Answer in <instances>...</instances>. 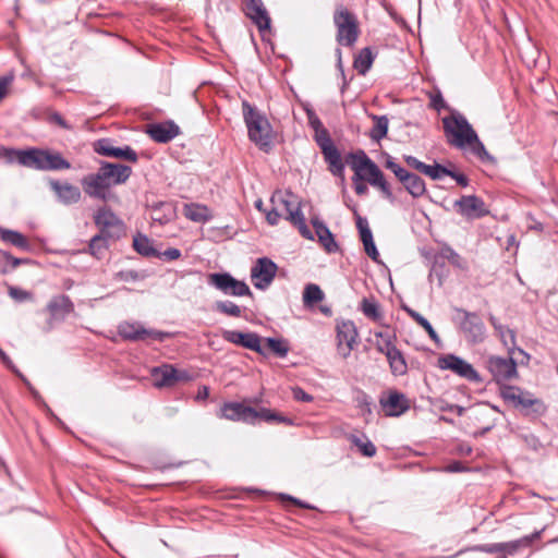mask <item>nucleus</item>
<instances>
[{"label": "nucleus", "instance_id": "nucleus-10", "mask_svg": "<svg viewBox=\"0 0 558 558\" xmlns=\"http://www.w3.org/2000/svg\"><path fill=\"white\" fill-rule=\"evenodd\" d=\"M118 332L123 339L130 341H144L147 339L161 341L167 337V333L154 329H146L137 322H122L118 326Z\"/></svg>", "mask_w": 558, "mask_h": 558}, {"label": "nucleus", "instance_id": "nucleus-25", "mask_svg": "<svg viewBox=\"0 0 558 558\" xmlns=\"http://www.w3.org/2000/svg\"><path fill=\"white\" fill-rule=\"evenodd\" d=\"M0 159L7 163H19L25 167L35 166V148L17 150L0 146Z\"/></svg>", "mask_w": 558, "mask_h": 558}, {"label": "nucleus", "instance_id": "nucleus-53", "mask_svg": "<svg viewBox=\"0 0 558 558\" xmlns=\"http://www.w3.org/2000/svg\"><path fill=\"white\" fill-rule=\"evenodd\" d=\"M255 415H254V422L257 420V418H263L265 421H279V422H286V420L275 413H272L270 410L268 409H260L259 411L255 410Z\"/></svg>", "mask_w": 558, "mask_h": 558}, {"label": "nucleus", "instance_id": "nucleus-41", "mask_svg": "<svg viewBox=\"0 0 558 558\" xmlns=\"http://www.w3.org/2000/svg\"><path fill=\"white\" fill-rule=\"evenodd\" d=\"M107 239H109V238L106 236L105 234L100 233V234L93 236V239L90 240L89 251H90L92 255H94L98 259L104 256V254L108 247Z\"/></svg>", "mask_w": 558, "mask_h": 558}, {"label": "nucleus", "instance_id": "nucleus-39", "mask_svg": "<svg viewBox=\"0 0 558 558\" xmlns=\"http://www.w3.org/2000/svg\"><path fill=\"white\" fill-rule=\"evenodd\" d=\"M324 299V292L322 289L314 283H310L305 287L303 292V302L306 306H312Z\"/></svg>", "mask_w": 558, "mask_h": 558}, {"label": "nucleus", "instance_id": "nucleus-55", "mask_svg": "<svg viewBox=\"0 0 558 558\" xmlns=\"http://www.w3.org/2000/svg\"><path fill=\"white\" fill-rule=\"evenodd\" d=\"M520 437L523 439V441L529 448L535 451H537L542 447V442L539 441L538 437H536L532 433L521 434Z\"/></svg>", "mask_w": 558, "mask_h": 558}, {"label": "nucleus", "instance_id": "nucleus-38", "mask_svg": "<svg viewBox=\"0 0 558 558\" xmlns=\"http://www.w3.org/2000/svg\"><path fill=\"white\" fill-rule=\"evenodd\" d=\"M373 64V54L369 48H364L354 59V68L360 74H365Z\"/></svg>", "mask_w": 558, "mask_h": 558}, {"label": "nucleus", "instance_id": "nucleus-59", "mask_svg": "<svg viewBox=\"0 0 558 558\" xmlns=\"http://www.w3.org/2000/svg\"><path fill=\"white\" fill-rule=\"evenodd\" d=\"M292 223L294 226H296L301 232V234L304 236V238H307V239H312V233H311V230L308 229V227L305 225V219H304V216L303 214L300 215V221L298 219H294L292 221Z\"/></svg>", "mask_w": 558, "mask_h": 558}, {"label": "nucleus", "instance_id": "nucleus-5", "mask_svg": "<svg viewBox=\"0 0 558 558\" xmlns=\"http://www.w3.org/2000/svg\"><path fill=\"white\" fill-rule=\"evenodd\" d=\"M460 330L464 338L472 344L481 343L486 337V328L476 313H471L462 308L457 310Z\"/></svg>", "mask_w": 558, "mask_h": 558}, {"label": "nucleus", "instance_id": "nucleus-2", "mask_svg": "<svg viewBox=\"0 0 558 558\" xmlns=\"http://www.w3.org/2000/svg\"><path fill=\"white\" fill-rule=\"evenodd\" d=\"M349 165L354 171L353 181L366 180L371 185L380 189L387 197H391L390 187L383 172L363 150L351 154Z\"/></svg>", "mask_w": 558, "mask_h": 558}, {"label": "nucleus", "instance_id": "nucleus-27", "mask_svg": "<svg viewBox=\"0 0 558 558\" xmlns=\"http://www.w3.org/2000/svg\"><path fill=\"white\" fill-rule=\"evenodd\" d=\"M49 185L58 199L65 205L77 203L81 199V191L73 184L50 180Z\"/></svg>", "mask_w": 558, "mask_h": 558}, {"label": "nucleus", "instance_id": "nucleus-9", "mask_svg": "<svg viewBox=\"0 0 558 558\" xmlns=\"http://www.w3.org/2000/svg\"><path fill=\"white\" fill-rule=\"evenodd\" d=\"M270 203L290 222L294 219L300 221V215L302 214L301 203L299 197L293 193L289 191H276L270 198Z\"/></svg>", "mask_w": 558, "mask_h": 558}, {"label": "nucleus", "instance_id": "nucleus-19", "mask_svg": "<svg viewBox=\"0 0 558 558\" xmlns=\"http://www.w3.org/2000/svg\"><path fill=\"white\" fill-rule=\"evenodd\" d=\"M255 414V409L242 402H226L220 409L219 416L233 422L254 423Z\"/></svg>", "mask_w": 558, "mask_h": 558}, {"label": "nucleus", "instance_id": "nucleus-3", "mask_svg": "<svg viewBox=\"0 0 558 558\" xmlns=\"http://www.w3.org/2000/svg\"><path fill=\"white\" fill-rule=\"evenodd\" d=\"M242 107L250 140L259 148L267 150L270 147L272 136L269 121L247 101H243Z\"/></svg>", "mask_w": 558, "mask_h": 558}, {"label": "nucleus", "instance_id": "nucleus-43", "mask_svg": "<svg viewBox=\"0 0 558 558\" xmlns=\"http://www.w3.org/2000/svg\"><path fill=\"white\" fill-rule=\"evenodd\" d=\"M405 311L428 333V336L433 340H436V341L438 340V336H437L435 329L433 328L430 323L425 317H423L420 313H417L409 307H405Z\"/></svg>", "mask_w": 558, "mask_h": 558}, {"label": "nucleus", "instance_id": "nucleus-45", "mask_svg": "<svg viewBox=\"0 0 558 558\" xmlns=\"http://www.w3.org/2000/svg\"><path fill=\"white\" fill-rule=\"evenodd\" d=\"M351 442L356 446L365 457H374L376 454V447L368 439H362L359 436L352 435Z\"/></svg>", "mask_w": 558, "mask_h": 558}, {"label": "nucleus", "instance_id": "nucleus-31", "mask_svg": "<svg viewBox=\"0 0 558 558\" xmlns=\"http://www.w3.org/2000/svg\"><path fill=\"white\" fill-rule=\"evenodd\" d=\"M322 153L326 162L329 165V170L332 172V174L342 177L344 165L337 147L335 145L331 147H324Z\"/></svg>", "mask_w": 558, "mask_h": 558}, {"label": "nucleus", "instance_id": "nucleus-37", "mask_svg": "<svg viewBox=\"0 0 558 558\" xmlns=\"http://www.w3.org/2000/svg\"><path fill=\"white\" fill-rule=\"evenodd\" d=\"M375 336L381 339V341L376 344L377 350L388 359L393 351L397 350L393 343L396 336L388 332H376Z\"/></svg>", "mask_w": 558, "mask_h": 558}, {"label": "nucleus", "instance_id": "nucleus-60", "mask_svg": "<svg viewBox=\"0 0 558 558\" xmlns=\"http://www.w3.org/2000/svg\"><path fill=\"white\" fill-rule=\"evenodd\" d=\"M365 253L374 260L377 262L379 257V253L376 248L374 240H369L367 242H363Z\"/></svg>", "mask_w": 558, "mask_h": 558}, {"label": "nucleus", "instance_id": "nucleus-52", "mask_svg": "<svg viewBox=\"0 0 558 558\" xmlns=\"http://www.w3.org/2000/svg\"><path fill=\"white\" fill-rule=\"evenodd\" d=\"M0 360L1 362L14 372L28 387L32 389L31 383L15 368L11 359L7 355V353L0 348Z\"/></svg>", "mask_w": 558, "mask_h": 558}, {"label": "nucleus", "instance_id": "nucleus-6", "mask_svg": "<svg viewBox=\"0 0 558 558\" xmlns=\"http://www.w3.org/2000/svg\"><path fill=\"white\" fill-rule=\"evenodd\" d=\"M486 367L497 384H504L518 377L517 363L513 355L508 357L490 355L486 361Z\"/></svg>", "mask_w": 558, "mask_h": 558}, {"label": "nucleus", "instance_id": "nucleus-57", "mask_svg": "<svg viewBox=\"0 0 558 558\" xmlns=\"http://www.w3.org/2000/svg\"><path fill=\"white\" fill-rule=\"evenodd\" d=\"M474 550H480L487 554H501L502 547L501 543H494V544H484L478 545L473 548Z\"/></svg>", "mask_w": 558, "mask_h": 558}, {"label": "nucleus", "instance_id": "nucleus-56", "mask_svg": "<svg viewBox=\"0 0 558 558\" xmlns=\"http://www.w3.org/2000/svg\"><path fill=\"white\" fill-rule=\"evenodd\" d=\"M316 142L322 150H324V147H331L333 146L332 141L330 140L328 133L326 130L322 129L320 131L316 132Z\"/></svg>", "mask_w": 558, "mask_h": 558}, {"label": "nucleus", "instance_id": "nucleus-42", "mask_svg": "<svg viewBox=\"0 0 558 558\" xmlns=\"http://www.w3.org/2000/svg\"><path fill=\"white\" fill-rule=\"evenodd\" d=\"M539 533H535L532 536H526L522 539L509 542V543H501L502 551L501 554L505 555H513L521 546L529 545L534 538L538 537Z\"/></svg>", "mask_w": 558, "mask_h": 558}, {"label": "nucleus", "instance_id": "nucleus-17", "mask_svg": "<svg viewBox=\"0 0 558 558\" xmlns=\"http://www.w3.org/2000/svg\"><path fill=\"white\" fill-rule=\"evenodd\" d=\"M94 149L97 154L112 157L117 159L129 160L136 162L137 154L130 146L116 147L108 138H102L94 144Z\"/></svg>", "mask_w": 558, "mask_h": 558}, {"label": "nucleus", "instance_id": "nucleus-49", "mask_svg": "<svg viewBox=\"0 0 558 558\" xmlns=\"http://www.w3.org/2000/svg\"><path fill=\"white\" fill-rule=\"evenodd\" d=\"M450 173V169L439 165H427L423 174L429 177L433 180H440L445 175H448Z\"/></svg>", "mask_w": 558, "mask_h": 558}, {"label": "nucleus", "instance_id": "nucleus-46", "mask_svg": "<svg viewBox=\"0 0 558 558\" xmlns=\"http://www.w3.org/2000/svg\"><path fill=\"white\" fill-rule=\"evenodd\" d=\"M361 310L366 317L373 320H378L381 317L378 304L374 300L363 299Z\"/></svg>", "mask_w": 558, "mask_h": 558}, {"label": "nucleus", "instance_id": "nucleus-58", "mask_svg": "<svg viewBox=\"0 0 558 558\" xmlns=\"http://www.w3.org/2000/svg\"><path fill=\"white\" fill-rule=\"evenodd\" d=\"M404 161L407 162V165L415 170H417L418 172L423 173L425 168H426V163L420 161L417 158L413 157V156H404Z\"/></svg>", "mask_w": 558, "mask_h": 558}, {"label": "nucleus", "instance_id": "nucleus-20", "mask_svg": "<svg viewBox=\"0 0 558 558\" xmlns=\"http://www.w3.org/2000/svg\"><path fill=\"white\" fill-rule=\"evenodd\" d=\"M380 405L388 416H399L410 407L405 395L397 390H389L386 396H383Z\"/></svg>", "mask_w": 558, "mask_h": 558}, {"label": "nucleus", "instance_id": "nucleus-33", "mask_svg": "<svg viewBox=\"0 0 558 558\" xmlns=\"http://www.w3.org/2000/svg\"><path fill=\"white\" fill-rule=\"evenodd\" d=\"M1 240L22 250L29 248L27 239L20 232L0 228Z\"/></svg>", "mask_w": 558, "mask_h": 558}, {"label": "nucleus", "instance_id": "nucleus-29", "mask_svg": "<svg viewBox=\"0 0 558 558\" xmlns=\"http://www.w3.org/2000/svg\"><path fill=\"white\" fill-rule=\"evenodd\" d=\"M183 215L194 222H207L213 218L210 209L203 204L190 203L183 206Z\"/></svg>", "mask_w": 558, "mask_h": 558}, {"label": "nucleus", "instance_id": "nucleus-44", "mask_svg": "<svg viewBox=\"0 0 558 558\" xmlns=\"http://www.w3.org/2000/svg\"><path fill=\"white\" fill-rule=\"evenodd\" d=\"M215 308L218 312L232 317H240L242 315L241 307L231 301H218L215 303Z\"/></svg>", "mask_w": 558, "mask_h": 558}, {"label": "nucleus", "instance_id": "nucleus-22", "mask_svg": "<svg viewBox=\"0 0 558 558\" xmlns=\"http://www.w3.org/2000/svg\"><path fill=\"white\" fill-rule=\"evenodd\" d=\"M222 338L233 344L264 353L260 345V338L254 332H242L236 330H223Z\"/></svg>", "mask_w": 558, "mask_h": 558}, {"label": "nucleus", "instance_id": "nucleus-7", "mask_svg": "<svg viewBox=\"0 0 558 558\" xmlns=\"http://www.w3.org/2000/svg\"><path fill=\"white\" fill-rule=\"evenodd\" d=\"M438 367L451 371L453 374L471 381L481 383L482 377L472 364L454 354H446L438 359Z\"/></svg>", "mask_w": 558, "mask_h": 558}, {"label": "nucleus", "instance_id": "nucleus-23", "mask_svg": "<svg viewBox=\"0 0 558 558\" xmlns=\"http://www.w3.org/2000/svg\"><path fill=\"white\" fill-rule=\"evenodd\" d=\"M246 15L262 34L270 29V17L262 0H248L246 3Z\"/></svg>", "mask_w": 558, "mask_h": 558}, {"label": "nucleus", "instance_id": "nucleus-26", "mask_svg": "<svg viewBox=\"0 0 558 558\" xmlns=\"http://www.w3.org/2000/svg\"><path fill=\"white\" fill-rule=\"evenodd\" d=\"M181 378L183 376L171 365L166 364L151 371L153 384L157 388L171 387Z\"/></svg>", "mask_w": 558, "mask_h": 558}, {"label": "nucleus", "instance_id": "nucleus-50", "mask_svg": "<svg viewBox=\"0 0 558 558\" xmlns=\"http://www.w3.org/2000/svg\"><path fill=\"white\" fill-rule=\"evenodd\" d=\"M522 392L523 390H521L518 387L505 386L501 389V397L504 398L505 401L510 402L515 407L519 402V398L522 395Z\"/></svg>", "mask_w": 558, "mask_h": 558}, {"label": "nucleus", "instance_id": "nucleus-35", "mask_svg": "<svg viewBox=\"0 0 558 558\" xmlns=\"http://www.w3.org/2000/svg\"><path fill=\"white\" fill-rule=\"evenodd\" d=\"M402 184L415 198L423 196L426 192L425 182L414 173H411Z\"/></svg>", "mask_w": 558, "mask_h": 558}, {"label": "nucleus", "instance_id": "nucleus-16", "mask_svg": "<svg viewBox=\"0 0 558 558\" xmlns=\"http://www.w3.org/2000/svg\"><path fill=\"white\" fill-rule=\"evenodd\" d=\"M357 330L350 322H341L337 325L338 352L342 357H348L356 344Z\"/></svg>", "mask_w": 558, "mask_h": 558}, {"label": "nucleus", "instance_id": "nucleus-13", "mask_svg": "<svg viewBox=\"0 0 558 558\" xmlns=\"http://www.w3.org/2000/svg\"><path fill=\"white\" fill-rule=\"evenodd\" d=\"M277 265L267 257H262L256 260L251 269V278L255 288L264 290L270 286L276 272Z\"/></svg>", "mask_w": 558, "mask_h": 558}, {"label": "nucleus", "instance_id": "nucleus-15", "mask_svg": "<svg viewBox=\"0 0 558 558\" xmlns=\"http://www.w3.org/2000/svg\"><path fill=\"white\" fill-rule=\"evenodd\" d=\"M459 214L466 219H477L489 214L484 201L475 195H465L454 202Z\"/></svg>", "mask_w": 558, "mask_h": 558}, {"label": "nucleus", "instance_id": "nucleus-64", "mask_svg": "<svg viewBox=\"0 0 558 558\" xmlns=\"http://www.w3.org/2000/svg\"><path fill=\"white\" fill-rule=\"evenodd\" d=\"M442 255L449 259L452 264L459 265L460 256L452 248L446 247L442 250Z\"/></svg>", "mask_w": 558, "mask_h": 558}, {"label": "nucleus", "instance_id": "nucleus-54", "mask_svg": "<svg viewBox=\"0 0 558 558\" xmlns=\"http://www.w3.org/2000/svg\"><path fill=\"white\" fill-rule=\"evenodd\" d=\"M13 80L14 76L11 73L0 77V101L9 94Z\"/></svg>", "mask_w": 558, "mask_h": 558}, {"label": "nucleus", "instance_id": "nucleus-8", "mask_svg": "<svg viewBox=\"0 0 558 558\" xmlns=\"http://www.w3.org/2000/svg\"><path fill=\"white\" fill-rule=\"evenodd\" d=\"M208 283L227 295L243 296L251 294V290L244 281L233 278L228 272L210 274Z\"/></svg>", "mask_w": 558, "mask_h": 558}, {"label": "nucleus", "instance_id": "nucleus-12", "mask_svg": "<svg viewBox=\"0 0 558 558\" xmlns=\"http://www.w3.org/2000/svg\"><path fill=\"white\" fill-rule=\"evenodd\" d=\"M74 311V305L66 295H57L50 300L46 307L47 326L44 328L50 330L53 323L62 322L69 314Z\"/></svg>", "mask_w": 558, "mask_h": 558}, {"label": "nucleus", "instance_id": "nucleus-18", "mask_svg": "<svg viewBox=\"0 0 558 558\" xmlns=\"http://www.w3.org/2000/svg\"><path fill=\"white\" fill-rule=\"evenodd\" d=\"M71 163L59 151L37 148V169L46 171L68 170Z\"/></svg>", "mask_w": 558, "mask_h": 558}, {"label": "nucleus", "instance_id": "nucleus-28", "mask_svg": "<svg viewBox=\"0 0 558 558\" xmlns=\"http://www.w3.org/2000/svg\"><path fill=\"white\" fill-rule=\"evenodd\" d=\"M180 130L172 121L153 124L148 129L149 136L158 143H167L179 134Z\"/></svg>", "mask_w": 558, "mask_h": 558}, {"label": "nucleus", "instance_id": "nucleus-40", "mask_svg": "<svg viewBox=\"0 0 558 558\" xmlns=\"http://www.w3.org/2000/svg\"><path fill=\"white\" fill-rule=\"evenodd\" d=\"M375 123L371 131V137L377 142L384 138L388 132V119L385 116H374Z\"/></svg>", "mask_w": 558, "mask_h": 558}, {"label": "nucleus", "instance_id": "nucleus-24", "mask_svg": "<svg viewBox=\"0 0 558 558\" xmlns=\"http://www.w3.org/2000/svg\"><path fill=\"white\" fill-rule=\"evenodd\" d=\"M489 322L495 328L497 335L499 336L500 341L507 348L508 355H514L515 353H519L526 360L530 359V356L524 350L515 345V333L512 329L499 324L494 316L489 317Z\"/></svg>", "mask_w": 558, "mask_h": 558}, {"label": "nucleus", "instance_id": "nucleus-36", "mask_svg": "<svg viewBox=\"0 0 558 558\" xmlns=\"http://www.w3.org/2000/svg\"><path fill=\"white\" fill-rule=\"evenodd\" d=\"M391 373L395 376H402L408 372V364L401 351L397 349L387 359Z\"/></svg>", "mask_w": 558, "mask_h": 558}, {"label": "nucleus", "instance_id": "nucleus-32", "mask_svg": "<svg viewBox=\"0 0 558 558\" xmlns=\"http://www.w3.org/2000/svg\"><path fill=\"white\" fill-rule=\"evenodd\" d=\"M133 247L138 254H141L143 256H146V257L159 256V253L153 245V241L144 234L138 233L134 236Z\"/></svg>", "mask_w": 558, "mask_h": 558}, {"label": "nucleus", "instance_id": "nucleus-62", "mask_svg": "<svg viewBox=\"0 0 558 558\" xmlns=\"http://www.w3.org/2000/svg\"><path fill=\"white\" fill-rule=\"evenodd\" d=\"M9 294L12 299H14L16 301H24V300L31 299V293L25 292L19 288L11 287L9 290Z\"/></svg>", "mask_w": 558, "mask_h": 558}, {"label": "nucleus", "instance_id": "nucleus-48", "mask_svg": "<svg viewBox=\"0 0 558 558\" xmlns=\"http://www.w3.org/2000/svg\"><path fill=\"white\" fill-rule=\"evenodd\" d=\"M266 342L269 350L280 357H284L289 352V347L284 340L267 338Z\"/></svg>", "mask_w": 558, "mask_h": 558}, {"label": "nucleus", "instance_id": "nucleus-63", "mask_svg": "<svg viewBox=\"0 0 558 558\" xmlns=\"http://www.w3.org/2000/svg\"><path fill=\"white\" fill-rule=\"evenodd\" d=\"M293 397L298 401L302 402H311L313 400V397L305 392L302 388H294L293 389Z\"/></svg>", "mask_w": 558, "mask_h": 558}, {"label": "nucleus", "instance_id": "nucleus-11", "mask_svg": "<svg viewBox=\"0 0 558 558\" xmlns=\"http://www.w3.org/2000/svg\"><path fill=\"white\" fill-rule=\"evenodd\" d=\"M95 222L100 228V233L109 239H119L124 234L123 222L107 207L98 209Z\"/></svg>", "mask_w": 558, "mask_h": 558}, {"label": "nucleus", "instance_id": "nucleus-34", "mask_svg": "<svg viewBox=\"0 0 558 558\" xmlns=\"http://www.w3.org/2000/svg\"><path fill=\"white\" fill-rule=\"evenodd\" d=\"M315 231L319 242L328 252H335L337 250V243L329 229L322 222H314Z\"/></svg>", "mask_w": 558, "mask_h": 558}, {"label": "nucleus", "instance_id": "nucleus-30", "mask_svg": "<svg viewBox=\"0 0 558 558\" xmlns=\"http://www.w3.org/2000/svg\"><path fill=\"white\" fill-rule=\"evenodd\" d=\"M525 411L526 414L533 412L535 414H543L546 410L542 400L535 398L531 392L523 391L519 398V402L515 405Z\"/></svg>", "mask_w": 558, "mask_h": 558}, {"label": "nucleus", "instance_id": "nucleus-21", "mask_svg": "<svg viewBox=\"0 0 558 558\" xmlns=\"http://www.w3.org/2000/svg\"><path fill=\"white\" fill-rule=\"evenodd\" d=\"M99 169L110 187L125 183L132 173L131 167L116 162L102 161Z\"/></svg>", "mask_w": 558, "mask_h": 558}, {"label": "nucleus", "instance_id": "nucleus-51", "mask_svg": "<svg viewBox=\"0 0 558 558\" xmlns=\"http://www.w3.org/2000/svg\"><path fill=\"white\" fill-rule=\"evenodd\" d=\"M356 226L360 231V236L362 242H367L369 240H373L372 231L368 227V222L365 218L357 217Z\"/></svg>", "mask_w": 558, "mask_h": 558}, {"label": "nucleus", "instance_id": "nucleus-61", "mask_svg": "<svg viewBox=\"0 0 558 558\" xmlns=\"http://www.w3.org/2000/svg\"><path fill=\"white\" fill-rule=\"evenodd\" d=\"M265 215H266V220L271 226L277 225L279 219H280V217H283L281 215V213L278 209H276V207L274 205H271V209L270 210H266L265 211Z\"/></svg>", "mask_w": 558, "mask_h": 558}, {"label": "nucleus", "instance_id": "nucleus-47", "mask_svg": "<svg viewBox=\"0 0 558 558\" xmlns=\"http://www.w3.org/2000/svg\"><path fill=\"white\" fill-rule=\"evenodd\" d=\"M24 262L23 259L12 257L9 253L0 251V272L14 269Z\"/></svg>", "mask_w": 558, "mask_h": 558}, {"label": "nucleus", "instance_id": "nucleus-14", "mask_svg": "<svg viewBox=\"0 0 558 558\" xmlns=\"http://www.w3.org/2000/svg\"><path fill=\"white\" fill-rule=\"evenodd\" d=\"M100 169L97 172L88 173L81 180V184L85 194L93 198L106 201L109 195L110 186L106 181Z\"/></svg>", "mask_w": 558, "mask_h": 558}, {"label": "nucleus", "instance_id": "nucleus-4", "mask_svg": "<svg viewBox=\"0 0 558 558\" xmlns=\"http://www.w3.org/2000/svg\"><path fill=\"white\" fill-rule=\"evenodd\" d=\"M337 27V41L342 46H352L359 38L360 29L356 16L345 7L339 5L333 13Z\"/></svg>", "mask_w": 558, "mask_h": 558}, {"label": "nucleus", "instance_id": "nucleus-1", "mask_svg": "<svg viewBox=\"0 0 558 558\" xmlns=\"http://www.w3.org/2000/svg\"><path fill=\"white\" fill-rule=\"evenodd\" d=\"M444 130L449 143L458 148L470 147L481 159L490 158L477 134L461 114H452L442 119Z\"/></svg>", "mask_w": 558, "mask_h": 558}]
</instances>
